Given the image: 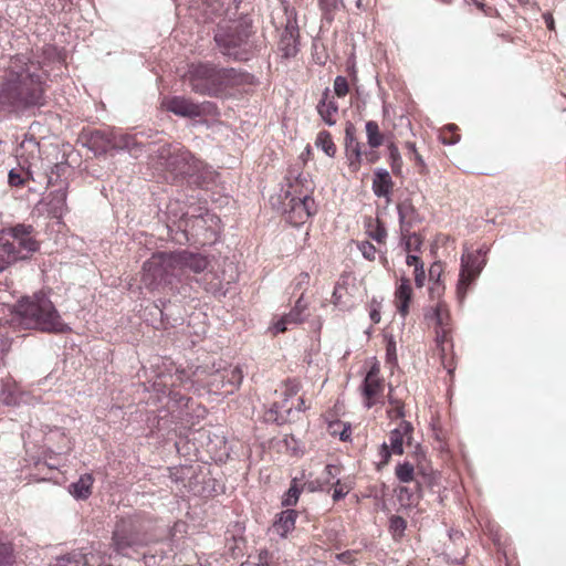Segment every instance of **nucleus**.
<instances>
[{
	"instance_id": "1",
	"label": "nucleus",
	"mask_w": 566,
	"mask_h": 566,
	"mask_svg": "<svg viewBox=\"0 0 566 566\" xmlns=\"http://www.w3.org/2000/svg\"><path fill=\"white\" fill-rule=\"evenodd\" d=\"M45 76L40 61L27 54L9 57L0 76V112L18 114L44 102Z\"/></svg>"
},
{
	"instance_id": "2",
	"label": "nucleus",
	"mask_w": 566,
	"mask_h": 566,
	"mask_svg": "<svg viewBox=\"0 0 566 566\" xmlns=\"http://www.w3.org/2000/svg\"><path fill=\"white\" fill-rule=\"evenodd\" d=\"M184 78L192 92L209 97H226L254 84V76L250 73L222 67L212 62L189 64Z\"/></svg>"
},
{
	"instance_id": "3",
	"label": "nucleus",
	"mask_w": 566,
	"mask_h": 566,
	"mask_svg": "<svg viewBox=\"0 0 566 566\" xmlns=\"http://www.w3.org/2000/svg\"><path fill=\"white\" fill-rule=\"evenodd\" d=\"M208 259L186 250L154 253L143 265V281L149 289L161 283L171 284L189 273H201L208 266Z\"/></svg>"
},
{
	"instance_id": "4",
	"label": "nucleus",
	"mask_w": 566,
	"mask_h": 566,
	"mask_svg": "<svg viewBox=\"0 0 566 566\" xmlns=\"http://www.w3.org/2000/svg\"><path fill=\"white\" fill-rule=\"evenodd\" d=\"M10 322L13 326L49 333H64L67 329L51 300L42 293L22 297L14 306Z\"/></svg>"
},
{
	"instance_id": "5",
	"label": "nucleus",
	"mask_w": 566,
	"mask_h": 566,
	"mask_svg": "<svg viewBox=\"0 0 566 566\" xmlns=\"http://www.w3.org/2000/svg\"><path fill=\"white\" fill-rule=\"evenodd\" d=\"M150 164L168 182L182 180L199 170V161L188 149L171 144L159 146Z\"/></svg>"
},
{
	"instance_id": "6",
	"label": "nucleus",
	"mask_w": 566,
	"mask_h": 566,
	"mask_svg": "<svg viewBox=\"0 0 566 566\" xmlns=\"http://www.w3.org/2000/svg\"><path fill=\"white\" fill-rule=\"evenodd\" d=\"M156 541L150 523L139 515L120 517L112 532V547L123 556H128V551L137 553Z\"/></svg>"
},
{
	"instance_id": "7",
	"label": "nucleus",
	"mask_w": 566,
	"mask_h": 566,
	"mask_svg": "<svg viewBox=\"0 0 566 566\" xmlns=\"http://www.w3.org/2000/svg\"><path fill=\"white\" fill-rule=\"evenodd\" d=\"M282 205L285 220L295 227L304 224L316 212L312 189L300 179L289 185Z\"/></svg>"
},
{
	"instance_id": "8",
	"label": "nucleus",
	"mask_w": 566,
	"mask_h": 566,
	"mask_svg": "<svg viewBox=\"0 0 566 566\" xmlns=\"http://www.w3.org/2000/svg\"><path fill=\"white\" fill-rule=\"evenodd\" d=\"M0 239L7 247L14 262L29 259L40 249L35 230L30 224L18 223L0 231Z\"/></svg>"
},
{
	"instance_id": "9",
	"label": "nucleus",
	"mask_w": 566,
	"mask_h": 566,
	"mask_svg": "<svg viewBox=\"0 0 566 566\" xmlns=\"http://www.w3.org/2000/svg\"><path fill=\"white\" fill-rule=\"evenodd\" d=\"M249 38L248 28L239 23L219 27L214 34V41L222 54L238 61L249 60Z\"/></svg>"
},
{
	"instance_id": "10",
	"label": "nucleus",
	"mask_w": 566,
	"mask_h": 566,
	"mask_svg": "<svg viewBox=\"0 0 566 566\" xmlns=\"http://www.w3.org/2000/svg\"><path fill=\"white\" fill-rule=\"evenodd\" d=\"M39 154L40 145L34 139L23 140L20 144L17 150L19 165L17 168H12L8 174V184L11 188H24L29 181L34 180L31 160L38 158Z\"/></svg>"
},
{
	"instance_id": "11",
	"label": "nucleus",
	"mask_w": 566,
	"mask_h": 566,
	"mask_svg": "<svg viewBox=\"0 0 566 566\" xmlns=\"http://www.w3.org/2000/svg\"><path fill=\"white\" fill-rule=\"evenodd\" d=\"M485 264L486 251L483 248L462 253L461 269L457 284V294L461 301L465 297L471 284L479 277Z\"/></svg>"
},
{
	"instance_id": "12",
	"label": "nucleus",
	"mask_w": 566,
	"mask_h": 566,
	"mask_svg": "<svg viewBox=\"0 0 566 566\" xmlns=\"http://www.w3.org/2000/svg\"><path fill=\"white\" fill-rule=\"evenodd\" d=\"M219 223L220 218L218 216L206 211L198 216H182L178 227L184 230L187 240H189L188 234H190L192 238L202 237V242L206 243V241L216 240L220 232Z\"/></svg>"
},
{
	"instance_id": "13",
	"label": "nucleus",
	"mask_w": 566,
	"mask_h": 566,
	"mask_svg": "<svg viewBox=\"0 0 566 566\" xmlns=\"http://www.w3.org/2000/svg\"><path fill=\"white\" fill-rule=\"evenodd\" d=\"M385 379L380 376V369L378 366H373L367 373L363 385L361 395L365 407L368 409L385 402Z\"/></svg>"
},
{
	"instance_id": "14",
	"label": "nucleus",
	"mask_w": 566,
	"mask_h": 566,
	"mask_svg": "<svg viewBox=\"0 0 566 566\" xmlns=\"http://www.w3.org/2000/svg\"><path fill=\"white\" fill-rule=\"evenodd\" d=\"M424 318L433 328L436 337H443V335L453 333L450 310L444 302L439 301L434 306L428 308Z\"/></svg>"
},
{
	"instance_id": "15",
	"label": "nucleus",
	"mask_w": 566,
	"mask_h": 566,
	"mask_svg": "<svg viewBox=\"0 0 566 566\" xmlns=\"http://www.w3.org/2000/svg\"><path fill=\"white\" fill-rule=\"evenodd\" d=\"M161 107L180 117L196 118L205 114L201 104L195 103L191 98L185 96L164 97Z\"/></svg>"
},
{
	"instance_id": "16",
	"label": "nucleus",
	"mask_w": 566,
	"mask_h": 566,
	"mask_svg": "<svg viewBox=\"0 0 566 566\" xmlns=\"http://www.w3.org/2000/svg\"><path fill=\"white\" fill-rule=\"evenodd\" d=\"M185 373L184 371H177L174 375H159L157 379L154 381L155 389L168 397H170L172 400L177 401L178 403H184L187 406L189 398H186L184 395H181L179 391L175 389L177 384H181L184 381Z\"/></svg>"
},
{
	"instance_id": "17",
	"label": "nucleus",
	"mask_w": 566,
	"mask_h": 566,
	"mask_svg": "<svg viewBox=\"0 0 566 566\" xmlns=\"http://www.w3.org/2000/svg\"><path fill=\"white\" fill-rule=\"evenodd\" d=\"M413 427L408 421H401L399 426L388 434V446L395 455H402L403 446H410L412 440Z\"/></svg>"
},
{
	"instance_id": "18",
	"label": "nucleus",
	"mask_w": 566,
	"mask_h": 566,
	"mask_svg": "<svg viewBox=\"0 0 566 566\" xmlns=\"http://www.w3.org/2000/svg\"><path fill=\"white\" fill-rule=\"evenodd\" d=\"M365 132L369 146V150L365 151V159L368 164H375L380 158L377 149L384 144L385 135L380 132L379 125L375 120H368L366 123Z\"/></svg>"
},
{
	"instance_id": "19",
	"label": "nucleus",
	"mask_w": 566,
	"mask_h": 566,
	"mask_svg": "<svg viewBox=\"0 0 566 566\" xmlns=\"http://www.w3.org/2000/svg\"><path fill=\"white\" fill-rule=\"evenodd\" d=\"M242 379V370L239 367H233L212 374L209 385L212 389H222L226 387L224 380H227L230 388L226 389V392H232L241 384Z\"/></svg>"
},
{
	"instance_id": "20",
	"label": "nucleus",
	"mask_w": 566,
	"mask_h": 566,
	"mask_svg": "<svg viewBox=\"0 0 566 566\" xmlns=\"http://www.w3.org/2000/svg\"><path fill=\"white\" fill-rule=\"evenodd\" d=\"M338 108V104L332 95L331 90L326 87L316 106L318 115L326 125L334 126L337 123Z\"/></svg>"
},
{
	"instance_id": "21",
	"label": "nucleus",
	"mask_w": 566,
	"mask_h": 566,
	"mask_svg": "<svg viewBox=\"0 0 566 566\" xmlns=\"http://www.w3.org/2000/svg\"><path fill=\"white\" fill-rule=\"evenodd\" d=\"M412 301V286L410 280L402 277L395 290V306L397 312L402 318L409 314L410 304Z\"/></svg>"
},
{
	"instance_id": "22",
	"label": "nucleus",
	"mask_w": 566,
	"mask_h": 566,
	"mask_svg": "<svg viewBox=\"0 0 566 566\" xmlns=\"http://www.w3.org/2000/svg\"><path fill=\"white\" fill-rule=\"evenodd\" d=\"M436 345L439 352L441 365L448 371L449 375H452L455 369V355L453 350V336L443 335V337H436Z\"/></svg>"
},
{
	"instance_id": "23",
	"label": "nucleus",
	"mask_w": 566,
	"mask_h": 566,
	"mask_svg": "<svg viewBox=\"0 0 566 566\" xmlns=\"http://www.w3.org/2000/svg\"><path fill=\"white\" fill-rule=\"evenodd\" d=\"M279 50L285 59L294 57L298 52V29L287 24L284 29L280 42Z\"/></svg>"
},
{
	"instance_id": "24",
	"label": "nucleus",
	"mask_w": 566,
	"mask_h": 566,
	"mask_svg": "<svg viewBox=\"0 0 566 566\" xmlns=\"http://www.w3.org/2000/svg\"><path fill=\"white\" fill-rule=\"evenodd\" d=\"M400 232L408 233L419 221V214L411 200H403L397 206Z\"/></svg>"
},
{
	"instance_id": "25",
	"label": "nucleus",
	"mask_w": 566,
	"mask_h": 566,
	"mask_svg": "<svg viewBox=\"0 0 566 566\" xmlns=\"http://www.w3.org/2000/svg\"><path fill=\"white\" fill-rule=\"evenodd\" d=\"M113 129H95L90 133L87 138L88 146L98 154H105L112 150Z\"/></svg>"
},
{
	"instance_id": "26",
	"label": "nucleus",
	"mask_w": 566,
	"mask_h": 566,
	"mask_svg": "<svg viewBox=\"0 0 566 566\" xmlns=\"http://www.w3.org/2000/svg\"><path fill=\"white\" fill-rule=\"evenodd\" d=\"M394 190V181L390 174L385 169H378L375 171L373 179V191L378 198H386L389 201V197Z\"/></svg>"
},
{
	"instance_id": "27",
	"label": "nucleus",
	"mask_w": 566,
	"mask_h": 566,
	"mask_svg": "<svg viewBox=\"0 0 566 566\" xmlns=\"http://www.w3.org/2000/svg\"><path fill=\"white\" fill-rule=\"evenodd\" d=\"M296 517L297 513L294 510L282 511L273 523V532L280 537H286L295 528Z\"/></svg>"
},
{
	"instance_id": "28",
	"label": "nucleus",
	"mask_w": 566,
	"mask_h": 566,
	"mask_svg": "<svg viewBox=\"0 0 566 566\" xmlns=\"http://www.w3.org/2000/svg\"><path fill=\"white\" fill-rule=\"evenodd\" d=\"M332 303L340 310H349L353 306V297L346 279L342 277L336 282L332 294Z\"/></svg>"
},
{
	"instance_id": "29",
	"label": "nucleus",
	"mask_w": 566,
	"mask_h": 566,
	"mask_svg": "<svg viewBox=\"0 0 566 566\" xmlns=\"http://www.w3.org/2000/svg\"><path fill=\"white\" fill-rule=\"evenodd\" d=\"M112 149L127 150L133 156H138L140 145L136 140V137L130 134L116 132L113 129Z\"/></svg>"
},
{
	"instance_id": "30",
	"label": "nucleus",
	"mask_w": 566,
	"mask_h": 566,
	"mask_svg": "<svg viewBox=\"0 0 566 566\" xmlns=\"http://www.w3.org/2000/svg\"><path fill=\"white\" fill-rule=\"evenodd\" d=\"M291 410L292 405L285 403L284 401L282 405L274 402L269 409L264 411V421L282 424L287 420Z\"/></svg>"
},
{
	"instance_id": "31",
	"label": "nucleus",
	"mask_w": 566,
	"mask_h": 566,
	"mask_svg": "<svg viewBox=\"0 0 566 566\" xmlns=\"http://www.w3.org/2000/svg\"><path fill=\"white\" fill-rule=\"evenodd\" d=\"M13 324L8 319H0V368L4 366V358L11 349Z\"/></svg>"
},
{
	"instance_id": "32",
	"label": "nucleus",
	"mask_w": 566,
	"mask_h": 566,
	"mask_svg": "<svg viewBox=\"0 0 566 566\" xmlns=\"http://www.w3.org/2000/svg\"><path fill=\"white\" fill-rule=\"evenodd\" d=\"M94 483V478L90 473H85L80 476V479L72 483L70 489L71 493L76 497L81 500H86L92 494V486Z\"/></svg>"
},
{
	"instance_id": "33",
	"label": "nucleus",
	"mask_w": 566,
	"mask_h": 566,
	"mask_svg": "<svg viewBox=\"0 0 566 566\" xmlns=\"http://www.w3.org/2000/svg\"><path fill=\"white\" fill-rule=\"evenodd\" d=\"M315 146L321 148L324 154L331 158H334L337 154V146L328 130L323 129L317 133L315 138Z\"/></svg>"
},
{
	"instance_id": "34",
	"label": "nucleus",
	"mask_w": 566,
	"mask_h": 566,
	"mask_svg": "<svg viewBox=\"0 0 566 566\" xmlns=\"http://www.w3.org/2000/svg\"><path fill=\"white\" fill-rule=\"evenodd\" d=\"M396 493L398 501L402 505L410 506L413 505L419 500L421 495V485L419 482H416L413 489H410L405 485L399 486L398 489H396Z\"/></svg>"
},
{
	"instance_id": "35",
	"label": "nucleus",
	"mask_w": 566,
	"mask_h": 566,
	"mask_svg": "<svg viewBox=\"0 0 566 566\" xmlns=\"http://www.w3.org/2000/svg\"><path fill=\"white\" fill-rule=\"evenodd\" d=\"M421 471L419 470L418 473ZM395 475L400 483L418 482L416 467L410 461L399 462L395 468Z\"/></svg>"
},
{
	"instance_id": "36",
	"label": "nucleus",
	"mask_w": 566,
	"mask_h": 566,
	"mask_svg": "<svg viewBox=\"0 0 566 566\" xmlns=\"http://www.w3.org/2000/svg\"><path fill=\"white\" fill-rule=\"evenodd\" d=\"M366 233L379 244H384L387 238V230L380 219H369L366 224Z\"/></svg>"
},
{
	"instance_id": "37",
	"label": "nucleus",
	"mask_w": 566,
	"mask_h": 566,
	"mask_svg": "<svg viewBox=\"0 0 566 566\" xmlns=\"http://www.w3.org/2000/svg\"><path fill=\"white\" fill-rule=\"evenodd\" d=\"M308 308L307 302L304 301L303 295L298 297V300L295 302V305L293 308L285 314L284 316L287 318L290 324L292 325H298L305 322L306 319V311Z\"/></svg>"
},
{
	"instance_id": "38",
	"label": "nucleus",
	"mask_w": 566,
	"mask_h": 566,
	"mask_svg": "<svg viewBox=\"0 0 566 566\" xmlns=\"http://www.w3.org/2000/svg\"><path fill=\"white\" fill-rule=\"evenodd\" d=\"M76 556L81 559L82 566H105L106 556L99 551H90L84 553L82 549L76 551Z\"/></svg>"
},
{
	"instance_id": "39",
	"label": "nucleus",
	"mask_w": 566,
	"mask_h": 566,
	"mask_svg": "<svg viewBox=\"0 0 566 566\" xmlns=\"http://www.w3.org/2000/svg\"><path fill=\"white\" fill-rule=\"evenodd\" d=\"M389 407L387 416L391 420L401 419L405 417V403L394 396V390L390 388L388 392Z\"/></svg>"
},
{
	"instance_id": "40",
	"label": "nucleus",
	"mask_w": 566,
	"mask_h": 566,
	"mask_svg": "<svg viewBox=\"0 0 566 566\" xmlns=\"http://www.w3.org/2000/svg\"><path fill=\"white\" fill-rule=\"evenodd\" d=\"M405 148L407 149V156L409 157V159L413 160L415 166L418 169V172L420 175H427L428 167H427V165L424 163V159L419 154V151H418V149L416 147V144L412 143V142H406L405 143Z\"/></svg>"
},
{
	"instance_id": "41",
	"label": "nucleus",
	"mask_w": 566,
	"mask_h": 566,
	"mask_svg": "<svg viewBox=\"0 0 566 566\" xmlns=\"http://www.w3.org/2000/svg\"><path fill=\"white\" fill-rule=\"evenodd\" d=\"M366 150H345V158L350 174H357L365 159Z\"/></svg>"
},
{
	"instance_id": "42",
	"label": "nucleus",
	"mask_w": 566,
	"mask_h": 566,
	"mask_svg": "<svg viewBox=\"0 0 566 566\" xmlns=\"http://www.w3.org/2000/svg\"><path fill=\"white\" fill-rule=\"evenodd\" d=\"M401 240L405 245V251L407 253L419 251L422 245V239L419 234L416 232H412V230H409L408 233L400 232Z\"/></svg>"
},
{
	"instance_id": "43",
	"label": "nucleus",
	"mask_w": 566,
	"mask_h": 566,
	"mask_svg": "<svg viewBox=\"0 0 566 566\" xmlns=\"http://www.w3.org/2000/svg\"><path fill=\"white\" fill-rule=\"evenodd\" d=\"M459 127L455 124H449L441 128L439 138L444 145H454L460 140Z\"/></svg>"
},
{
	"instance_id": "44",
	"label": "nucleus",
	"mask_w": 566,
	"mask_h": 566,
	"mask_svg": "<svg viewBox=\"0 0 566 566\" xmlns=\"http://www.w3.org/2000/svg\"><path fill=\"white\" fill-rule=\"evenodd\" d=\"M334 490L332 497L335 502L344 499L354 488L353 482L349 479H337L333 483Z\"/></svg>"
},
{
	"instance_id": "45",
	"label": "nucleus",
	"mask_w": 566,
	"mask_h": 566,
	"mask_svg": "<svg viewBox=\"0 0 566 566\" xmlns=\"http://www.w3.org/2000/svg\"><path fill=\"white\" fill-rule=\"evenodd\" d=\"M406 528L407 522L403 517L399 515H392L389 518V531L392 534V538L395 541H400L403 537Z\"/></svg>"
},
{
	"instance_id": "46",
	"label": "nucleus",
	"mask_w": 566,
	"mask_h": 566,
	"mask_svg": "<svg viewBox=\"0 0 566 566\" xmlns=\"http://www.w3.org/2000/svg\"><path fill=\"white\" fill-rule=\"evenodd\" d=\"M14 563V548L12 543L0 538V566H12Z\"/></svg>"
},
{
	"instance_id": "47",
	"label": "nucleus",
	"mask_w": 566,
	"mask_h": 566,
	"mask_svg": "<svg viewBox=\"0 0 566 566\" xmlns=\"http://www.w3.org/2000/svg\"><path fill=\"white\" fill-rule=\"evenodd\" d=\"M302 489L297 485L296 479L291 482V485L283 496L282 505L290 507L297 504Z\"/></svg>"
},
{
	"instance_id": "48",
	"label": "nucleus",
	"mask_w": 566,
	"mask_h": 566,
	"mask_svg": "<svg viewBox=\"0 0 566 566\" xmlns=\"http://www.w3.org/2000/svg\"><path fill=\"white\" fill-rule=\"evenodd\" d=\"M328 432L331 436H339L342 441H347L350 437V427L342 421H333L328 424Z\"/></svg>"
},
{
	"instance_id": "49",
	"label": "nucleus",
	"mask_w": 566,
	"mask_h": 566,
	"mask_svg": "<svg viewBox=\"0 0 566 566\" xmlns=\"http://www.w3.org/2000/svg\"><path fill=\"white\" fill-rule=\"evenodd\" d=\"M342 0H318L319 9L326 20L332 21Z\"/></svg>"
},
{
	"instance_id": "50",
	"label": "nucleus",
	"mask_w": 566,
	"mask_h": 566,
	"mask_svg": "<svg viewBox=\"0 0 566 566\" xmlns=\"http://www.w3.org/2000/svg\"><path fill=\"white\" fill-rule=\"evenodd\" d=\"M388 150H389V158L391 161L390 165H391L392 172L395 175H399L401 171V167H402V159H401L399 149L394 143H391L388 146Z\"/></svg>"
},
{
	"instance_id": "51",
	"label": "nucleus",
	"mask_w": 566,
	"mask_h": 566,
	"mask_svg": "<svg viewBox=\"0 0 566 566\" xmlns=\"http://www.w3.org/2000/svg\"><path fill=\"white\" fill-rule=\"evenodd\" d=\"M51 566H82L81 559L73 551L64 556L57 557Z\"/></svg>"
},
{
	"instance_id": "52",
	"label": "nucleus",
	"mask_w": 566,
	"mask_h": 566,
	"mask_svg": "<svg viewBox=\"0 0 566 566\" xmlns=\"http://www.w3.org/2000/svg\"><path fill=\"white\" fill-rule=\"evenodd\" d=\"M284 402L287 403L289 398L294 397L301 390V382L297 379H287L284 381Z\"/></svg>"
},
{
	"instance_id": "53",
	"label": "nucleus",
	"mask_w": 566,
	"mask_h": 566,
	"mask_svg": "<svg viewBox=\"0 0 566 566\" xmlns=\"http://www.w3.org/2000/svg\"><path fill=\"white\" fill-rule=\"evenodd\" d=\"M334 93L339 98L345 97L349 93V84L345 76H336L334 80Z\"/></svg>"
},
{
	"instance_id": "54",
	"label": "nucleus",
	"mask_w": 566,
	"mask_h": 566,
	"mask_svg": "<svg viewBox=\"0 0 566 566\" xmlns=\"http://www.w3.org/2000/svg\"><path fill=\"white\" fill-rule=\"evenodd\" d=\"M386 357L389 364H397V345L392 335L386 336Z\"/></svg>"
},
{
	"instance_id": "55",
	"label": "nucleus",
	"mask_w": 566,
	"mask_h": 566,
	"mask_svg": "<svg viewBox=\"0 0 566 566\" xmlns=\"http://www.w3.org/2000/svg\"><path fill=\"white\" fill-rule=\"evenodd\" d=\"M358 250L361 252L363 256L368 261H375L376 255L378 253L377 249L374 244L368 241H360L357 243Z\"/></svg>"
},
{
	"instance_id": "56",
	"label": "nucleus",
	"mask_w": 566,
	"mask_h": 566,
	"mask_svg": "<svg viewBox=\"0 0 566 566\" xmlns=\"http://www.w3.org/2000/svg\"><path fill=\"white\" fill-rule=\"evenodd\" d=\"M394 454V452L391 451V449L389 448V446L387 444V442H384L380 448H379V462L377 463V470L380 471L384 467H386L389 461H390V458L391 455Z\"/></svg>"
},
{
	"instance_id": "57",
	"label": "nucleus",
	"mask_w": 566,
	"mask_h": 566,
	"mask_svg": "<svg viewBox=\"0 0 566 566\" xmlns=\"http://www.w3.org/2000/svg\"><path fill=\"white\" fill-rule=\"evenodd\" d=\"M258 566H281L277 560H274V556L268 549H261L258 555Z\"/></svg>"
},
{
	"instance_id": "58",
	"label": "nucleus",
	"mask_w": 566,
	"mask_h": 566,
	"mask_svg": "<svg viewBox=\"0 0 566 566\" xmlns=\"http://www.w3.org/2000/svg\"><path fill=\"white\" fill-rule=\"evenodd\" d=\"M12 263H14L12 254H10L7 247L3 245V242L0 239V272L4 271Z\"/></svg>"
},
{
	"instance_id": "59",
	"label": "nucleus",
	"mask_w": 566,
	"mask_h": 566,
	"mask_svg": "<svg viewBox=\"0 0 566 566\" xmlns=\"http://www.w3.org/2000/svg\"><path fill=\"white\" fill-rule=\"evenodd\" d=\"M291 325L287 318L283 315L281 317H277L275 321H273L270 332L273 336L285 333L287 331V326Z\"/></svg>"
},
{
	"instance_id": "60",
	"label": "nucleus",
	"mask_w": 566,
	"mask_h": 566,
	"mask_svg": "<svg viewBox=\"0 0 566 566\" xmlns=\"http://www.w3.org/2000/svg\"><path fill=\"white\" fill-rule=\"evenodd\" d=\"M339 473L340 467L335 464H327L324 469L325 483H332V480H334Z\"/></svg>"
},
{
	"instance_id": "61",
	"label": "nucleus",
	"mask_w": 566,
	"mask_h": 566,
	"mask_svg": "<svg viewBox=\"0 0 566 566\" xmlns=\"http://www.w3.org/2000/svg\"><path fill=\"white\" fill-rule=\"evenodd\" d=\"M356 127L352 123H347L345 127L344 146L357 140Z\"/></svg>"
},
{
	"instance_id": "62",
	"label": "nucleus",
	"mask_w": 566,
	"mask_h": 566,
	"mask_svg": "<svg viewBox=\"0 0 566 566\" xmlns=\"http://www.w3.org/2000/svg\"><path fill=\"white\" fill-rule=\"evenodd\" d=\"M336 558L343 564H353L355 562V552L346 551V552L336 554Z\"/></svg>"
},
{
	"instance_id": "63",
	"label": "nucleus",
	"mask_w": 566,
	"mask_h": 566,
	"mask_svg": "<svg viewBox=\"0 0 566 566\" xmlns=\"http://www.w3.org/2000/svg\"><path fill=\"white\" fill-rule=\"evenodd\" d=\"M426 281V272L422 266H418V269H415V283L418 287H422Z\"/></svg>"
},
{
	"instance_id": "64",
	"label": "nucleus",
	"mask_w": 566,
	"mask_h": 566,
	"mask_svg": "<svg viewBox=\"0 0 566 566\" xmlns=\"http://www.w3.org/2000/svg\"><path fill=\"white\" fill-rule=\"evenodd\" d=\"M369 316L373 323L378 324L380 322L381 315L378 303H373Z\"/></svg>"
}]
</instances>
